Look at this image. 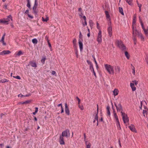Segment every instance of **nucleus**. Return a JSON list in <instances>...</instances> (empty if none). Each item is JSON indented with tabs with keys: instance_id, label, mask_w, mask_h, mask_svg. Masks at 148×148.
Returning a JSON list of instances; mask_svg holds the SVG:
<instances>
[{
	"instance_id": "obj_1",
	"label": "nucleus",
	"mask_w": 148,
	"mask_h": 148,
	"mask_svg": "<svg viewBox=\"0 0 148 148\" xmlns=\"http://www.w3.org/2000/svg\"><path fill=\"white\" fill-rule=\"evenodd\" d=\"M106 69L109 74H113L114 73V67L111 65L106 64L104 65Z\"/></svg>"
},
{
	"instance_id": "obj_2",
	"label": "nucleus",
	"mask_w": 148,
	"mask_h": 148,
	"mask_svg": "<svg viewBox=\"0 0 148 148\" xmlns=\"http://www.w3.org/2000/svg\"><path fill=\"white\" fill-rule=\"evenodd\" d=\"M118 47L122 51H125L126 47L121 40H117L116 41Z\"/></svg>"
},
{
	"instance_id": "obj_3",
	"label": "nucleus",
	"mask_w": 148,
	"mask_h": 148,
	"mask_svg": "<svg viewBox=\"0 0 148 148\" xmlns=\"http://www.w3.org/2000/svg\"><path fill=\"white\" fill-rule=\"evenodd\" d=\"M121 113L123 119L124 123H125L126 122H127L129 121V118L126 114L124 112H123L122 111Z\"/></svg>"
},
{
	"instance_id": "obj_4",
	"label": "nucleus",
	"mask_w": 148,
	"mask_h": 148,
	"mask_svg": "<svg viewBox=\"0 0 148 148\" xmlns=\"http://www.w3.org/2000/svg\"><path fill=\"white\" fill-rule=\"evenodd\" d=\"M70 135L69 130L68 129H67L62 132L61 136L68 138L70 136Z\"/></svg>"
},
{
	"instance_id": "obj_5",
	"label": "nucleus",
	"mask_w": 148,
	"mask_h": 148,
	"mask_svg": "<svg viewBox=\"0 0 148 148\" xmlns=\"http://www.w3.org/2000/svg\"><path fill=\"white\" fill-rule=\"evenodd\" d=\"M114 105L116 106V109L117 112L121 111H122L123 110L121 104V103H119L118 106H117L116 103H114Z\"/></svg>"
},
{
	"instance_id": "obj_6",
	"label": "nucleus",
	"mask_w": 148,
	"mask_h": 148,
	"mask_svg": "<svg viewBox=\"0 0 148 148\" xmlns=\"http://www.w3.org/2000/svg\"><path fill=\"white\" fill-rule=\"evenodd\" d=\"M133 30V36H136L137 35L138 36L139 33H140V32L138 31L136 27H135V28H134V27H133L132 28Z\"/></svg>"
},
{
	"instance_id": "obj_7",
	"label": "nucleus",
	"mask_w": 148,
	"mask_h": 148,
	"mask_svg": "<svg viewBox=\"0 0 148 148\" xmlns=\"http://www.w3.org/2000/svg\"><path fill=\"white\" fill-rule=\"evenodd\" d=\"M65 112L67 115H69L70 114V111H69V108L67 104L66 103H65Z\"/></svg>"
},
{
	"instance_id": "obj_8",
	"label": "nucleus",
	"mask_w": 148,
	"mask_h": 148,
	"mask_svg": "<svg viewBox=\"0 0 148 148\" xmlns=\"http://www.w3.org/2000/svg\"><path fill=\"white\" fill-rule=\"evenodd\" d=\"M108 32L110 37L112 35V28L111 25H110L108 27Z\"/></svg>"
},
{
	"instance_id": "obj_9",
	"label": "nucleus",
	"mask_w": 148,
	"mask_h": 148,
	"mask_svg": "<svg viewBox=\"0 0 148 148\" xmlns=\"http://www.w3.org/2000/svg\"><path fill=\"white\" fill-rule=\"evenodd\" d=\"M128 127L130 130L132 132L135 133L137 132V130L135 128L134 126L133 125H131L129 126Z\"/></svg>"
},
{
	"instance_id": "obj_10",
	"label": "nucleus",
	"mask_w": 148,
	"mask_h": 148,
	"mask_svg": "<svg viewBox=\"0 0 148 148\" xmlns=\"http://www.w3.org/2000/svg\"><path fill=\"white\" fill-rule=\"evenodd\" d=\"M64 136L61 135L59 138V142L60 145H64L65 144L64 140Z\"/></svg>"
},
{
	"instance_id": "obj_11",
	"label": "nucleus",
	"mask_w": 148,
	"mask_h": 148,
	"mask_svg": "<svg viewBox=\"0 0 148 148\" xmlns=\"http://www.w3.org/2000/svg\"><path fill=\"white\" fill-rule=\"evenodd\" d=\"M114 69L115 71V73H119L121 71V68L119 66H115Z\"/></svg>"
},
{
	"instance_id": "obj_12",
	"label": "nucleus",
	"mask_w": 148,
	"mask_h": 148,
	"mask_svg": "<svg viewBox=\"0 0 148 148\" xmlns=\"http://www.w3.org/2000/svg\"><path fill=\"white\" fill-rule=\"evenodd\" d=\"M11 53V51L9 50H4L0 52V55H3L9 54Z\"/></svg>"
},
{
	"instance_id": "obj_13",
	"label": "nucleus",
	"mask_w": 148,
	"mask_h": 148,
	"mask_svg": "<svg viewBox=\"0 0 148 148\" xmlns=\"http://www.w3.org/2000/svg\"><path fill=\"white\" fill-rule=\"evenodd\" d=\"M29 64L32 67H37V65L36 62L34 61H30L29 62Z\"/></svg>"
},
{
	"instance_id": "obj_14",
	"label": "nucleus",
	"mask_w": 148,
	"mask_h": 148,
	"mask_svg": "<svg viewBox=\"0 0 148 148\" xmlns=\"http://www.w3.org/2000/svg\"><path fill=\"white\" fill-rule=\"evenodd\" d=\"M130 86L132 89V90L133 91H135L136 90V87L134 86V83H130Z\"/></svg>"
},
{
	"instance_id": "obj_15",
	"label": "nucleus",
	"mask_w": 148,
	"mask_h": 148,
	"mask_svg": "<svg viewBox=\"0 0 148 148\" xmlns=\"http://www.w3.org/2000/svg\"><path fill=\"white\" fill-rule=\"evenodd\" d=\"M110 107L109 106H108L107 107L106 109L107 111V114L109 116H110Z\"/></svg>"
},
{
	"instance_id": "obj_16",
	"label": "nucleus",
	"mask_w": 148,
	"mask_h": 148,
	"mask_svg": "<svg viewBox=\"0 0 148 148\" xmlns=\"http://www.w3.org/2000/svg\"><path fill=\"white\" fill-rule=\"evenodd\" d=\"M79 48L81 51L83 49V44L81 41L79 40Z\"/></svg>"
},
{
	"instance_id": "obj_17",
	"label": "nucleus",
	"mask_w": 148,
	"mask_h": 148,
	"mask_svg": "<svg viewBox=\"0 0 148 148\" xmlns=\"http://www.w3.org/2000/svg\"><path fill=\"white\" fill-rule=\"evenodd\" d=\"M89 24L90 25V26L91 27V29H92V27H93V21H92V20H90L89 21Z\"/></svg>"
},
{
	"instance_id": "obj_18",
	"label": "nucleus",
	"mask_w": 148,
	"mask_h": 148,
	"mask_svg": "<svg viewBox=\"0 0 148 148\" xmlns=\"http://www.w3.org/2000/svg\"><path fill=\"white\" fill-rule=\"evenodd\" d=\"M119 12L122 15H124L123 10L122 7H119Z\"/></svg>"
},
{
	"instance_id": "obj_19",
	"label": "nucleus",
	"mask_w": 148,
	"mask_h": 148,
	"mask_svg": "<svg viewBox=\"0 0 148 148\" xmlns=\"http://www.w3.org/2000/svg\"><path fill=\"white\" fill-rule=\"evenodd\" d=\"M114 95V96L117 95L118 93V90L117 89H115L113 91Z\"/></svg>"
},
{
	"instance_id": "obj_20",
	"label": "nucleus",
	"mask_w": 148,
	"mask_h": 148,
	"mask_svg": "<svg viewBox=\"0 0 148 148\" xmlns=\"http://www.w3.org/2000/svg\"><path fill=\"white\" fill-rule=\"evenodd\" d=\"M129 4V5H132L133 0H125Z\"/></svg>"
},
{
	"instance_id": "obj_21",
	"label": "nucleus",
	"mask_w": 148,
	"mask_h": 148,
	"mask_svg": "<svg viewBox=\"0 0 148 148\" xmlns=\"http://www.w3.org/2000/svg\"><path fill=\"white\" fill-rule=\"evenodd\" d=\"M125 54L127 58L129 59L130 58V56L128 53L127 51H125Z\"/></svg>"
},
{
	"instance_id": "obj_22",
	"label": "nucleus",
	"mask_w": 148,
	"mask_h": 148,
	"mask_svg": "<svg viewBox=\"0 0 148 148\" xmlns=\"http://www.w3.org/2000/svg\"><path fill=\"white\" fill-rule=\"evenodd\" d=\"M9 21V19H8V20L6 21L5 20H3L1 19L0 20V23H6V24H8V22Z\"/></svg>"
},
{
	"instance_id": "obj_23",
	"label": "nucleus",
	"mask_w": 148,
	"mask_h": 148,
	"mask_svg": "<svg viewBox=\"0 0 148 148\" xmlns=\"http://www.w3.org/2000/svg\"><path fill=\"white\" fill-rule=\"evenodd\" d=\"M105 13L106 16L107 18H110V16L109 14V13L108 11H105Z\"/></svg>"
},
{
	"instance_id": "obj_24",
	"label": "nucleus",
	"mask_w": 148,
	"mask_h": 148,
	"mask_svg": "<svg viewBox=\"0 0 148 148\" xmlns=\"http://www.w3.org/2000/svg\"><path fill=\"white\" fill-rule=\"evenodd\" d=\"M37 7H33V11L34 13L35 14H37L38 11L36 10Z\"/></svg>"
},
{
	"instance_id": "obj_25",
	"label": "nucleus",
	"mask_w": 148,
	"mask_h": 148,
	"mask_svg": "<svg viewBox=\"0 0 148 148\" xmlns=\"http://www.w3.org/2000/svg\"><path fill=\"white\" fill-rule=\"evenodd\" d=\"M98 113H97V114L95 116V120H96L97 121V126H98Z\"/></svg>"
},
{
	"instance_id": "obj_26",
	"label": "nucleus",
	"mask_w": 148,
	"mask_h": 148,
	"mask_svg": "<svg viewBox=\"0 0 148 148\" xmlns=\"http://www.w3.org/2000/svg\"><path fill=\"white\" fill-rule=\"evenodd\" d=\"M136 36H133V37H132V39L134 40V44L135 45H136V42H137L136 39Z\"/></svg>"
},
{
	"instance_id": "obj_27",
	"label": "nucleus",
	"mask_w": 148,
	"mask_h": 148,
	"mask_svg": "<svg viewBox=\"0 0 148 148\" xmlns=\"http://www.w3.org/2000/svg\"><path fill=\"white\" fill-rule=\"evenodd\" d=\"M116 122L117 123V127H118V129L119 130H120L121 129V126H120V123L119 122V121L118 120V121H116Z\"/></svg>"
},
{
	"instance_id": "obj_28",
	"label": "nucleus",
	"mask_w": 148,
	"mask_h": 148,
	"mask_svg": "<svg viewBox=\"0 0 148 148\" xmlns=\"http://www.w3.org/2000/svg\"><path fill=\"white\" fill-rule=\"evenodd\" d=\"M101 29H100L99 31V33L98 34V35L97 38H101L102 35H101Z\"/></svg>"
},
{
	"instance_id": "obj_29",
	"label": "nucleus",
	"mask_w": 148,
	"mask_h": 148,
	"mask_svg": "<svg viewBox=\"0 0 148 148\" xmlns=\"http://www.w3.org/2000/svg\"><path fill=\"white\" fill-rule=\"evenodd\" d=\"M27 6L29 8H31V5L30 4V2L29 0H27Z\"/></svg>"
},
{
	"instance_id": "obj_30",
	"label": "nucleus",
	"mask_w": 148,
	"mask_h": 148,
	"mask_svg": "<svg viewBox=\"0 0 148 148\" xmlns=\"http://www.w3.org/2000/svg\"><path fill=\"white\" fill-rule=\"evenodd\" d=\"M42 21L44 22H47L49 19L48 17H46L45 18L43 17H42Z\"/></svg>"
},
{
	"instance_id": "obj_31",
	"label": "nucleus",
	"mask_w": 148,
	"mask_h": 148,
	"mask_svg": "<svg viewBox=\"0 0 148 148\" xmlns=\"http://www.w3.org/2000/svg\"><path fill=\"white\" fill-rule=\"evenodd\" d=\"M31 101L30 100H27L25 102L21 103H20L22 104H27L28 103H29Z\"/></svg>"
},
{
	"instance_id": "obj_32",
	"label": "nucleus",
	"mask_w": 148,
	"mask_h": 148,
	"mask_svg": "<svg viewBox=\"0 0 148 148\" xmlns=\"http://www.w3.org/2000/svg\"><path fill=\"white\" fill-rule=\"evenodd\" d=\"M92 57L93 58L94 60V61L95 62V63L96 64V66L97 67V68H98V66L97 65V62L96 61V60H95V57L93 55H92Z\"/></svg>"
},
{
	"instance_id": "obj_33",
	"label": "nucleus",
	"mask_w": 148,
	"mask_h": 148,
	"mask_svg": "<svg viewBox=\"0 0 148 148\" xmlns=\"http://www.w3.org/2000/svg\"><path fill=\"white\" fill-rule=\"evenodd\" d=\"M6 34L5 33L3 35L1 40H0V42H3L4 41L5 36Z\"/></svg>"
},
{
	"instance_id": "obj_34",
	"label": "nucleus",
	"mask_w": 148,
	"mask_h": 148,
	"mask_svg": "<svg viewBox=\"0 0 148 148\" xmlns=\"http://www.w3.org/2000/svg\"><path fill=\"white\" fill-rule=\"evenodd\" d=\"M0 82H1L2 83H4L6 82H8V80H7L5 79H1V80L0 81Z\"/></svg>"
},
{
	"instance_id": "obj_35",
	"label": "nucleus",
	"mask_w": 148,
	"mask_h": 148,
	"mask_svg": "<svg viewBox=\"0 0 148 148\" xmlns=\"http://www.w3.org/2000/svg\"><path fill=\"white\" fill-rule=\"evenodd\" d=\"M32 42L33 43L36 44L38 42V41L36 39L34 38L32 40Z\"/></svg>"
},
{
	"instance_id": "obj_36",
	"label": "nucleus",
	"mask_w": 148,
	"mask_h": 148,
	"mask_svg": "<svg viewBox=\"0 0 148 148\" xmlns=\"http://www.w3.org/2000/svg\"><path fill=\"white\" fill-rule=\"evenodd\" d=\"M139 18H140V24H141V25L142 26V28H143V29H145V27L144 26V25H143V24L142 22V21L141 20V19L140 18V17H139Z\"/></svg>"
},
{
	"instance_id": "obj_37",
	"label": "nucleus",
	"mask_w": 148,
	"mask_h": 148,
	"mask_svg": "<svg viewBox=\"0 0 148 148\" xmlns=\"http://www.w3.org/2000/svg\"><path fill=\"white\" fill-rule=\"evenodd\" d=\"M138 36L139 37H140L141 39V40H143L144 39V38L143 37V35L141 33H139Z\"/></svg>"
},
{
	"instance_id": "obj_38",
	"label": "nucleus",
	"mask_w": 148,
	"mask_h": 148,
	"mask_svg": "<svg viewBox=\"0 0 148 148\" xmlns=\"http://www.w3.org/2000/svg\"><path fill=\"white\" fill-rule=\"evenodd\" d=\"M97 41L99 43H100L102 41V38H97Z\"/></svg>"
},
{
	"instance_id": "obj_39",
	"label": "nucleus",
	"mask_w": 148,
	"mask_h": 148,
	"mask_svg": "<svg viewBox=\"0 0 148 148\" xmlns=\"http://www.w3.org/2000/svg\"><path fill=\"white\" fill-rule=\"evenodd\" d=\"M114 116L115 118V119L116 121H118L119 120V119L118 117V116L116 114V113L114 114Z\"/></svg>"
},
{
	"instance_id": "obj_40",
	"label": "nucleus",
	"mask_w": 148,
	"mask_h": 148,
	"mask_svg": "<svg viewBox=\"0 0 148 148\" xmlns=\"http://www.w3.org/2000/svg\"><path fill=\"white\" fill-rule=\"evenodd\" d=\"M23 54V53H22V52L21 51H20L17 53V54H16V55L17 56H20Z\"/></svg>"
},
{
	"instance_id": "obj_41",
	"label": "nucleus",
	"mask_w": 148,
	"mask_h": 148,
	"mask_svg": "<svg viewBox=\"0 0 148 148\" xmlns=\"http://www.w3.org/2000/svg\"><path fill=\"white\" fill-rule=\"evenodd\" d=\"M46 59V58H43L41 60V62L43 64H44L45 63V61Z\"/></svg>"
},
{
	"instance_id": "obj_42",
	"label": "nucleus",
	"mask_w": 148,
	"mask_h": 148,
	"mask_svg": "<svg viewBox=\"0 0 148 148\" xmlns=\"http://www.w3.org/2000/svg\"><path fill=\"white\" fill-rule=\"evenodd\" d=\"M131 66H132V70L133 71L132 73L134 74V75L135 73V68L134 66L132 65V64H131Z\"/></svg>"
},
{
	"instance_id": "obj_43",
	"label": "nucleus",
	"mask_w": 148,
	"mask_h": 148,
	"mask_svg": "<svg viewBox=\"0 0 148 148\" xmlns=\"http://www.w3.org/2000/svg\"><path fill=\"white\" fill-rule=\"evenodd\" d=\"M38 5V2L37 0H35V3L34 7H37Z\"/></svg>"
},
{
	"instance_id": "obj_44",
	"label": "nucleus",
	"mask_w": 148,
	"mask_h": 148,
	"mask_svg": "<svg viewBox=\"0 0 148 148\" xmlns=\"http://www.w3.org/2000/svg\"><path fill=\"white\" fill-rule=\"evenodd\" d=\"M86 148H90L91 146V144L90 143H89L88 145H87V142H86Z\"/></svg>"
},
{
	"instance_id": "obj_45",
	"label": "nucleus",
	"mask_w": 148,
	"mask_h": 148,
	"mask_svg": "<svg viewBox=\"0 0 148 148\" xmlns=\"http://www.w3.org/2000/svg\"><path fill=\"white\" fill-rule=\"evenodd\" d=\"M136 20L134 19V18L133 21L132 23V27H134V25H136Z\"/></svg>"
},
{
	"instance_id": "obj_46",
	"label": "nucleus",
	"mask_w": 148,
	"mask_h": 148,
	"mask_svg": "<svg viewBox=\"0 0 148 148\" xmlns=\"http://www.w3.org/2000/svg\"><path fill=\"white\" fill-rule=\"evenodd\" d=\"M143 30L145 34L146 35H147V32H148V29H146L145 28L143 29Z\"/></svg>"
},
{
	"instance_id": "obj_47",
	"label": "nucleus",
	"mask_w": 148,
	"mask_h": 148,
	"mask_svg": "<svg viewBox=\"0 0 148 148\" xmlns=\"http://www.w3.org/2000/svg\"><path fill=\"white\" fill-rule=\"evenodd\" d=\"M132 82L133 83H134V84H135L136 85L138 84V81L136 80L133 81Z\"/></svg>"
},
{
	"instance_id": "obj_48",
	"label": "nucleus",
	"mask_w": 148,
	"mask_h": 148,
	"mask_svg": "<svg viewBox=\"0 0 148 148\" xmlns=\"http://www.w3.org/2000/svg\"><path fill=\"white\" fill-rule=\"evenodd\" d=\"M136 3L138 5L139 8H141L142 7V4H139L138 3V1L137 0L136 1Z\"/></svg>"
},
{
	"instance_id": "obj_49",
	"label": "nucleus",
	"mask_w": 148,
	"mask_h": 148,
	"mask_svg": "<svg viewBox=\"0 0 148 148\" xmlns=\"http://www.w3.org/2000/svg\"><path fill=\"white\" fill-rule=\"evenodd\" d=\"M97 28H98L99 30L100 29H100V27L99 26V23H98L97 22Z\"/></svg>"
},
{
	"instance_id": "obj_50",
	"label": "nucleus",
	"mask_w": 148,
	"mask_h": 148,
	"mask_svg": "<svg viewBox=\"0 0 148 148\" xmlns=\"http://www.w3.org/2000/svg\"><path fill=\"white\" fill-rule=\"evenodd\" d=\"M82 24L83 26L84 27L85 25H87V23L86 21H84V23H82Z\"/></svg>"
},
{
	"instance_id": "obj_51",
	"label": "nucleus",
	"mask_w": 148,
	"mask_h": 148,
	"mask_svg": "<svg viewBox=\"0 0 148 148\" xmlns=\"http://www.w3.org/2000/svg\"><path fill=\"white\" fill-rule=\"evenodd\" d=\"M13 77H14L18 79H21V77L19 76H13Z\"/></svg>"
},
{
	"instance_id": "obj_52",
	"label": "nucleus",
	"mask_w": 148,
	"mask_h": 148,
	"mask_svg": "<svg viewBox=\"0 0 148 148\" xmlns=\"http://www.w3.org/2000/svg\"><path fill=\"white\" fill-rule=\"evenodd\" d=\"M6 114L5 113H2L1 114H0V116H1V119H2V116L3 115H6Z\"/></svg>"
},
{
	"instance_id": "obj_53",
	"label": "nucleus",
	"mask_w": 148,
	"mask_h": 148,
	"mask_svg": "<svg viewBox=\"0 0 148 148\" xmlns=\"http://www.w3.org/2000/svg\"><path fill=\"white\" fill-rule=\"evenodd\" d=\"M76 39L75 38L73 41V45H75L76 44Z\"/></svg>"
},
{
	"instance_id": "obj_54",
	"label": "nucleus",
	"mask_w": 148,
	"mask_h": 148,
	"mask_svg": "<svg viewBox=\"0 0 148 148\" xmlns=\"http://www.w3.org/2000/svg\"><path fill=\"white\" fill-rule=\"evenodd\" d=\"M75 50V53L76 55V57H77V58H78V53H77V52H78L77 50H77Z\"/></svg>"
},
{
	"instance_id": "obj_55",
	"label": "nucleus",
	"mask_w": 148,
	"mask_h": 148,
	"mask_svg": "<svg viewBox=\"0 0 148 148\" xmlns=\"http://www.w3.org/2000/svg\"><path fill=\"white\" fill-rule=\"evenodd\" d=\"M48 43L49 46V47L50 49H52L51 44L49 42V40L48 41Z\"/></svg>"
},
{
	"instance_id": "obj_56",
	"label": "nucleus",
	"mask_w": 148,
	"mask_h": 148,
	"mask_svg": "<svg viewBox=\"0 0 148 148\" xmlns=\"http://www.w3.org/2000/svg\"><path fill=\"white\" fill-rule=\"evenodd\" d=\"M79 107L81 109V110H83L84 109V108L83 106H80L79 105Z\"/></svg>"
},
{
	"instance_id": "obj_57",
	"label": "nucleus",
	"mask_w": 148,
	"mask_h": 148,
	"mask_svg": "<svg viewBox=\"0 0 148 148\" xmlns=\"http://www.w3.org/2000/svg\"><path fill=\"white\" fill-rule=\"evenodd\" d=\"M76 98V99H77L78 100V104H79L80 103V100L77 97Z\"/></svg>"
},
{
	"instance_id": "obj_58",
	"label": "nucleus",
	"mask_w": 148,
	"mask_h": 148,
	"mask_svg": "<svg viewBox=\"0 0 148 148\" xmlns=\"http://www.w3.org/2000/svg\"><path fill=\"white\" fill-rule=\"evenodd\" d=\"M92 71H93V74H94V75H95V77H97V76H96V73H95V71H94V68H93V69H92Z\"/></svg>"
},
{
	"instance_id": "obj_59",
	"label": "nucleus",
	"mask_w": 148,
	"mask_h": 148,
	"mask_svg": "<svg viewBox=\"0 0 148 148\" xmlns=\"http://www.w3.org/2000/svg\"><path fill=\"white\" fill-rule=\"evenodd\" d=\"M73 45V47L74 49L75 50L77 49V46L76 44Z\"/></svg>"
},
{
	"instance_id": "obj_60",
	"label": "nucleus",
	"mask_w": 148,
	"mask_h": 148,
	"mask_svg": "<svg viewBox=\"0 0 148 148\" xmlns=\"http://www.w3.org/2000/svg\"><path fill=\"white\" fill-rule=\"evenodd\" d=\"M82 37V34L81 33V32H79V38H81Z\"/></svg>"
},
{
	"instance_id": "obj_61",
	"label": "nucleus",
	"mask_w": 148,
	"mask_h": 148,
	"mask_svg": "<svg viewBox=\"0 0 148 148\" xmlns=\"http://www.w3.org/2000/svg\"><path fill=\"white\" fill-rule=\"evenodd\" d=\"M29 10H26L25 11V13L26 14H27V15H28V14H29Z\"/></svg>"
},
{
	"instance_id": "obj_62",
	"label": "nucleus",
	"mask_w": 148,
	"mask_h": 148,
	"mask_svg": "<svg viewBox=\"0 0 148 148\" xmlns=\"http://www.w3.org/2000/svg\"><path fill=\"white\" fill-rule=\"evenodd\" d=\"M52 74L53 75H56V72L54 71H52Z\"/></svg>"
},
{
	"instance_id": "obj_63",
	"label": "nucleus",
	"mask_w": 148,
	"mask_h": 148,
	"mask_svg": "<svg viewBox=\"0 0 148 148\" xmlns=\"http://www.w3.org/2000/svg\"><path fill=\"white\" fill-rule=\"evenodd\" d=\"M8 17L9 18H10L11 19V20L12 21V18L11 15H10L9 16H8Z\"/></svg>"
},
{
	"instance_id": "obj_64",
	"label": "nucleus",
	"mask_w": 148,
	"mask_h": 148,
	"mask_svg": "<svg viewBox=\"0 0 148 148\" xmlns=\"http://www.w3.org/2000/svg\"><path fill=\"white\" fill-rule=\"evenodd\" d=\"M28 16L31 19H32L33 18V17L32 16L30 15L29 14H28Z\"/></svg>"
}]
</instances>
